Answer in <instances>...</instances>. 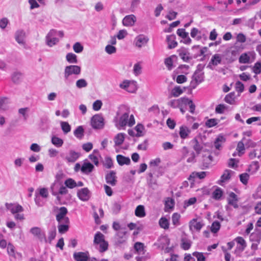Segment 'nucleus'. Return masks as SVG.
<instances>
[{"instance_id": "f257e3e1", "label": "nucleus", "mask_w": 261, "mask_h": 261, "mask_svg": "<svg viewBox=\"0 0 261 261\" xmlns=\"http://www.w3.org/2000/svg\"><path fill=\"white\" fill-rule=\"evenodd\" d=\"M129 108L125 105H120L114 119L115 126L119 129H123L126 126H132L135 124V120L133 114L129 115Z\"/></svg>"}, {"instance_id": "f03ea898", "label": "nucleus", "mask_w": 261, "mask_h": 261, "mask_svg": "<svg viewBox=\"0 0 261 261\" xmlns=\"http://www.w3.org/2000/svg\"><path fill=\"white\" fill-rule=\"evenodd\" d=\"M81 73V68L77 65H69L65 67L64 72V78L65 83L69 85L72 83L74 79H72L71 76L72 74L79 75Z\"/></svg>"}, {"instance_id": "7ed1b4c3", "label": "nucleus", "mask_w": 261, "mask_h": 261, "mask_svg": "<svg viewBox=\"0 0 261 261\" xmlns=\"http://www.w3.org/2000/svg\"><path fill=\"white\" fill-rule=\"evenodd\" d=\"M93 244L100 252H104L108 249V242L105 240V236L99 231L95 234Z\"/></svg>"}, {"instance_id": "20e7f679", "label": "nucleus", "mask_w": 261, "mask_h": 261, "mask_svg": "<svg viewBox=\"0 0 261 261\" xmlns=\"http://www.w3.org/2000/svg\"><path fill=\"white\" fill-rule=\"evenodd\" d=\"M50 191L52 195L56 197V200L59 204H61L60 195H65L68 193L67 188L59 182L53 183L50 187Z\"/></svg>"}, {"instance_id": "39448f33", "label": "nucleus", "mask_w": 261, "mask_h": 261, "mask_svg": "<svg viewBox=\"0 0 261 261\" xmlns=\"http://www.w3.org/2000/svg\"><path fill=\"white\" fill-rule=\"evenodd\" d=\"M127 233L126 231L119 230L115 233L113 242L116 247L122 248L126 244L128 239Z\"/></svg>"}, {"instance_id": "423d86ee", "label": "nucleus", "mask_w": 261, "mask_h": 261, "mask_svg": "<svg viewBox=\"0 0 261 261\" xmlns=\"http://www.w3.org/2000/svg\"><path fill=\"white\" fill-rule=\"evenodd\" d=\"M54 212L56 213V218L58 223L66 222L70 223L69 219L66 216L68 210L66 207L62 206L59 207L55 206Z\"/></svg>"}, {"instance_id": "0eeeda50", "label": "nucleus", "mask_w": 261, "mask_h": 261, "mask_svg": "<svg viewBox=\"0 0 261 261\" xmlns=\"http://www.w3.org/2000/svg\"><path fill=\"white\" fill-rule=\"evenodd\" d=\"M256 58V54L254 51H248L241 54L239 58L241 64H251Z\"/></svg>"}, {"instance_id": "6e6552de", "label": "nucleus", "mask_w": 261, "mask_h": 261, "mask_svg": "<svg viewBox=\"0 0 261 261\" xmlns=\"http://www.w3.org/2000/svg\"><path fill=\"white\" fill-rule=\"evenodd\" d=\"M237 243V246L233 251V253L236 256L241 257L242 253L247 246L245 240L241 237H238L234 239Z\"/></svg>"}, {"instance_id": "1a4fd4ad", "label": "nucleus", "mask_w": 261, "mask_h": 261, "mask_svg": "<svg viewBox=\"0 0 261 261\" xmlns=\"http://www.w3.org/2000/svg\"><path fill=\"white\" fill-rule=\"evenodd\" d=\"M92 127L94 129H101L105 125L104 119L100 114L94 115L91 120Z\"/></svg>"}, {"instance_id": "9d476101", "label": "nucleus", "mask_w": 261, "mask_h": 261, "mask_svg": "<svg viewBox=\"0 0 261 261\" xmlns=\"http://www.w3.org/2000/svg\"><path fill=\"white\" fill-rule=\"evenodd\" d=\"M191 36L193 38H195L196 40H200L202 39H207V32L204 30H199L196 28L192 29L190 33Z\"/></svg>"}, {"instance_id": "9b49d317", "label": "nucleus", "mask_w": 261, "mask_h": 261, "mask_svg": "<svg viewBox=\"0 0 261 261\" xmlns=\"http://www.w3.org/2000/svg\"><path fill=\"white\" fill-rule=\"evenodd\" d=\"M191 142L193 144V148L195 151L196 153L199 154L204 147V143L201 137H195Z\"/></svg>"}, {"instance_id": "f8f14e48", "label": "nucleus", "mask_w": 261, "mask_h": 261, "mask_svg": "<svg viewBox=\"0 0 261 261\" xmlns=\"http://www.w3.org/2000/svg\"><path fill=\"white\" fill-rule=\"evenodd\" d=\"M149 40V39L147 36L144 34H140L135 38L134 43L137 48H141L147 45Z\"/></svg>"}, {"instance_id": "ddd939ff", "label": "nucleus", "mask_w": 261, "mask_h": 261, "mask_svg": "<svg viewBox=\"0 0 261 261\" xmlns=\"http://www.w3.org/2000/svg\"><path fill=\"white\" fill-rule=\"evenodd\" d=\"M185 97H181L177 99H173L170 100L168 102V106L170 107L175 109L179 108L180 109V112L184 114V102H185Z\"/></svg>"}, {"instance_id": "4468645a", "label": "nucleus", "mask_w": 261, "mask_h": 261, "mask_svg": "<svg viewBox=\"0 0 261 261\" xmlns=\"http://www.w3.org/2000/svg\"><path fill=\"white\" fill-rule=\"evenodd\" d=\"M5 206L7 210L9 211L13 215L21 213L24 211L22 206L17 203H13L6 202Z\"/></svg>"}, {"instance_id": "2eb2a0df", "label": "nucleus", "mask_w": 261, "mask_h": 261, "mask_svg": "<svg viewBox=\"0 0 261 261\" xmlns=\"http://www.w3.org/2000/svg\"><path fill=\"white\" fill-rule=\"evenodd\" d=\"M55 33L56 30H51L46 37V43L50 47H52L56 44L59 41Z\"/></svg>"}, {"instance_id": "dca6fc26", "label": "nucleus", "mask_w": 261, "mask_h": 261, "mask_svg": "<svg viewBox=\"0 0 261 261\" xmlns=\"http://www.w3.org/2000/svg\"><path fill=\"white\" fill-rule=\"evenodd\" d=\"M192 50L196 52L195 54L193 56V58L196 59L200 56H203V58L201 61H203L205 58L204 54L207 51L208 48L207 47H201L200 45H194L192 48Z\"/></svg>"}, {"instance_id": "f3484780", "label": "nucleus", "mask_w": 261, "mask_h": 261, "mask_svg": "<svg viewBox=\"0 0 261 261\" xmlns=\"http://www.w3.org/2000/svg\"><path fill=\"white\" fill-rule=\"evenodd\" d=\"M213 157L209 152H205L202 156V165L204 168H209L212 164Z\"/></svg>"}, {"instance_id": "a211bd4d", "label": "nucleus", "mask_w": 261, "mask_h": 261, "mask_svg": "<svg viewBox=\"0 0 261 261\" xmlns=\"http://www.w3.org/2000/svg\"><path fill=\"white\" fill-rule=\"evenodd\" d=\"M239 54V49L236 46L233 47L226 54V60L230 63L233 62L237 60Z\"/></svg>"}, {"instance_id": "6ab92c4d", "label": "nucleus", "mask_w": 261, "mask_h": 261, "mask_svg": "<svg viewBox=\"0 0 261 261\" xmlns=\"http://www.w3.org/2000/svg\"><path fill=\"white\" fill-rule=\"evenodd\" d=\"M178 55L180 58L186 62H189L193 58V56H191L188 49L185 47H181L177 50Z\"/></svg>"}, {"instance_id": "aec40b11", "label": "nucleus", "mask_w": 261, "mask_h": 261, "mask_svg": "<svg viewBox=\"0 0 261 261\" xmlns=\"http://www.w3.org/2000/svg\"><path fill=\"white\" fill-rule=\"evenodd\" d=\"M30 232L41 241L46 239L45 232L38 227H32L30 229Z\"/></svg>"}, {"instance_id": "412c9836", "label": "nucleus", "mask_w": 261, "mask_h": 261, "mask_svg": "<svg viewBox=\"0 0 261 261\" xmlns=\"http://www.w3.org/2000/svg\"><path fill=\"white\" fill-rule=\"evenodd\" d=\"M228 204L232 206L234 208L239 207L238 196L233 192H231L229 194L228 197L227 198Z\"/></svg>"}, {"instance_id": "4be33fe9", "label": "nucleus", "mask_w": 261, "mask_h": 261, "mask_svg": "<svg viewBox=\"0 0 261 261\" xmlns=\"http://www.w3.org/2000/svg\"><path fill=\"white\" fill-rule=\"evenodd\" d=\"M221 62L222 58L221 55L218 54H215L212 56L207 65V68H209L213 70V68L212 67V65L216 66L219 64H220L221 63Z\"/></svg>"}, {"instance_id": "5701e85b", "label": "nucleus", "mask_w": 261, "mask_h": 261, "mask_svg": "<svg viewBox=\"0 0 261 261\" xmlns=\"http://www.w3.org/2000/svg\"><path fill=\"white\" fill-rule=\"evenodd\" d=\"M51 127V121L46 116L40 118V127L43 130H47Z\"/></svg>"}, {"instance_id": "b1692460", "label": "nucleus", "mask_w": 261, "mask_h": 261, "mask_svg": "<svg viewBox=\"0 0 261 261\" xmlns=\"http://www.w3.org/2000/svg\"><path fill=\"white\" fill-rule=\"evenodd\" d=\"M77 196L81 200L88 201L90 197V191L87 188H83L78 191Z\"/></svg>"}, {"instance_id": "393cba45", "label": "nucleus", "mask_w": 261, "mask_h": 261, "mask_svg": "<svg viewBox=\"0 0 261 261\" xmlns=\"http://www.w3.org/2000/svg\"><path fill=\"white\" fill-rule=\"evenodd\" d=\"M116 178V172L114 171H110V172L107 173L106 175L107 183L112 186L116 185L117 182Z\"/></svg>"}, {"instance_id": "a878e982", "label": "nucleus", "mask_w": 261, "mask_h": 261, "mask_svg": "<svg viewBox=\"0 0 261 261\" xmlns=\"http://www.w3.org/2000/svg\"><path fill=\"white\" fill-rule=\"evenodd\" d=\"M25 37V33L22 30H17L15 34V39L16 42L21 45L25 44L24 38Z\"/></svg>"}, {"instance_id": "bb28decb", "label": "nucleus", "mask_w": 261, "mask_h": 261, "mask_svg": "<svg viewBox=\"0 0 261 261\" xmlns=\"http://www.w3.org/2000/svg\"><path fill=\"white\" fill-rule=\"evenodd\" d=\"M136 21V17L133 15H129L124 17L122 20V23L126 27L133 26Z\"/></svg>"}, {"instance_id": "cd10ccee", "label": "nucleus", "mask_w": 261, "mask_h": 261, "mask_svg": "<svg viewBox=\"0 0 261 261\" xmlns=\"http://www.w3.org/2000/svg\"><path fill=\"white\" fill-rule=\"evenodd\" d=\"M80 156V153L79 152H76L73 150H70L65 159L68 162L73 163L79 158Z\"/></svg>"}, {"instance_id": "c85d7f7f", "label": "nucleus", "mask_w": 261, "mask_h": 261, "mask_svg": "<svg viewBox=\"0 0 261 261\" xmlns=\"http://www.w3.org/2000/svg\"><path fill=\"white\" fill-rule=\"evenodd\" d=\"M203 226L204 223L202 222H197L196 219H193L189 223L190 229L192 231L194 229L199 231Z\"/></svg>"}, {"instance_id": "c756f323", "label": "nucleus", "mask_w": 261, "mask_h": 261, "mask_svg": "<svg viewBox=\"0 0 261 261\" xmlns=\"http://www.w3.org/2000/svg\"><path fill=\"white\" fill-rule=\"evenodd\" d=\"M73 258L76 261H87L89 258V253L87 252H75L73 254Z\"/></svg>"}, {"instance_id": "7c9ffc66", "label": "nucleus", "mask_w": 261, "mask_h": 261, "mask_svg": "<svg viewBox=\"0 0 261 261\" xmlns=\"http://www.w3.org/2000/svg\"><path fill=\"white\" fill-rule=\"evenodd\" d=\"M206 175V172H192L188 178L189 181H191L193 182L195 181V179L198 178L199 179H203Z\"/></svg>"}, {"instance_id": "2f4dec72", "label": "nucleus", "mask_w": 261, "mask_h": 261, "mask_svg": "<svg viewBox=\"0 0 261 261\" xmlns=\"http://www.w3.org/2000/svg\"><path fill=\"white\" fill-rule=\"evenodd\" d=\"M234 173L232 170L226 169L221 175V179L219 181L218 184L220 185H223L222 183L229 180L231 176V174Z\"/></svg>"}, {"instance_id": "473e14b6", "label": "nucleus", "mask_w": 261, "mask_h": 261, "mask_svg": "<svg viewBox=\"0 0 261 261\" xmlns=\"http://www.w3.org/2000/svg\"><path fill=\"white\" fill-rule=\"evenodd\" d=\"M94 166L88 162H85L82 166L81 171L85 174H88L94 169Z\"/></svg>"}, {"instance_id": "72a5a7b5", "label": "nucleus", "mask_w": 261, "mask_h": 261, "mask_svg": "<svg viewBox=\"0 0 261 261\" xmlns=\"http://www.w3.org/2000/svg\"><path fill=\"white\" fill-rule=\"evenodd\" d=\"M190 133L191 130L187 126L182 125L180 127L179 134L182 139L188 138Z\"/></svg>"}, {"instance_id": "f704fd0d", "label": "nucleus", "mask_w": 261, "mask_h": 261, "mask_svg": "<svg viewBox=\"0 0 261 261\" xmlns=\"http://www.w3.org/2000/svg\"><path fill=\"white\" fill-rule=\"evenodd\" d=\"M89 159L96 166L99 165V158H101L100 153L98 150H94L93 153L89 155Z\"/></svg>"}, {"instance_id": "c9c22d12", "label": "nucleus", "mask_w": 261, "mask_h": 261, "mask_svg": "<svg viewBox=\"0 0 261 261\" xmlns=\"http://www.w3.org/2000/svg\"><path fill=\"white\" fill-rule=\"evenodd\" d=\"M188 106L189 107L190 113L193 114L195 111V106L191 100L189 99L188 98L185 97L184 106V113H185L187 109Z\"/></svg>"}, {"instance_id": "e433bc0d", "label": "nucleus", "mask_w": 261, "mask_h": 261, "mask_svg": "<svg viewBox=\"0 0 261 261\" xmlns=\"http://www.w3.org/2000/svg\"><path fill=\"white\" fill-rule=\"evenodd\" d=\"M116 159L118 164L120 166L129 165L130 163V160L128 157H125L121 154L117 155Z\"/></svg>"}, {"instance_id": "4c0bfd02", "label": "nucleus", "mask_w": 261, "mask_h": 261, "mask_svg": "<svg viewBox=\"0 0 261 261\" xmlns=\"http://www.w3.org/2000/svg\"><path fill=\"white\" fill-rule=\"evenodd\" d=\"M250 240L252 242L260 243L261 240V231L256 229V231L251 234Z\"/></svg>"}, {"instance_id": "58836bf2", "label": "nucleus", "mask_w": 261, "mask_h": 261, "mask_svg": "<svg viewBox=\"0 0 261 261\" xmlns=\"http://www.w3.org/2000/svg\"><path fill=\"white\" fill-rule=\"evenodd\" d=\"M167 41L168 43V48H174L177 45V42L175 41V36L174 35L167 36Z\"/></svg>"}, {"instance_id": "ea45409f", "label": "nucleus", "mask_w": 261, "mask_h": 261, "mask_svg": "<svg viewBox=\"0 0 261 261\" xmlns=\"http://www.w3.org/2000/svg\"><path fill=\"white\" fill-rule=\"evenodd\" d=\"M74 136L79 140H82L84 136V129L82 125L77 126L73 132Z\"/></svg>"}, {"instance_id": "a19ab883", "label": "nucleus", "mask_w": 261, "mask_h": 261, "mask_svg": "<svg viewBox=\"0 0 261 261\" xmlns=\"http://www.w3.org/2000/svg\"><path fill=\"white\" fill-rule=\"evenodd\" d=\"M9 99L7 97L0 99V111H5L9 109Z\"/></svg>"}, {"instance_id": "79ce46f5", "label": "nucleus", "mask_w": 261, "mask_h": 261, "mask_svg": "<svg viewBox=\"0 0 261 261\" xmlns=\"http://www.w3.org/2000/svg\"><path fill=\"white\" fill-rule=\"evenodd\" d=\"M59 233L63 234L66 232L69 228V223L60 222L58 225Z\"/></svg>"}, {"instance_id": "37998d69", "label": "nucleus", "mask_w": 261, "mask_h": 261, "mask_svg": "<svg viewBox=\"0 0 261 261\" xmlns=\"http://www.w3.org/2000/svg\"><path fill=\"white\" fill-rule=\"evenodd\" d=\"M125 136V134L121 133L115 137L114 140L116 146H120L123 143Z\"/></svg>"}, {"instance_id": "c03bdc74", "label": "nucleus", "mask_w": 261, "mask_h": 261, "mask_svg": "<svg viewBox=\"0 0 261 261\" xmlns=\"http://www.w3.org/2000/svg\"><path fill=\"white\" fill-rule=\"evenodd\" d=\"M192 242L191 240L185 238H182L181 240V248L184 250H189L192 245Z\"/></svg>"}, {"instance_id": "a18cd8bd", "label": "nucleus", "mask_w": 261, "mask_h": 261, "mask_svg": "<svg viewBox=\"0 0 261 261\" xmlns=\"http://www.w3.org/2000/svg\"><path fill=\"white\" fill-rule=\"evenodd\" d=\"M135 215L140 218H143L146 216L144 206L139 205L137 206L135 210Z\"/></svg>"}, {"instance_id": "49530a36", "label": "nucleus", "mask_w": 261, "mask_h": 261, "mask_svg": "<svg viewBox=\"0 0 261 261\" xmlns=\"http://www.w3.org/2000/svg\"><path fill=\"white\" fill-rule=\"evenodd\" d=\"M176 57L175 56L172 55L165 59L164 63L169 70H171L173 68V59Z\"/></svg>"}, {"instance_id": "de8ad7c7", "label": "nucleus", "mask_w": 261, "mask_h": 261, "mask_svg": "<svg viewBox=\"0 0 261 261\" xmlns=\"http://www.w3.org/2000/svg\"><path fill=\"white\" fill-rule=\"evenodd\" d=\"M235 93L230 92L225 96L224 101L230 105H233L235 103Z\"/></svg>"}, {"instance_id": "09e8293b", "label": "nucleus", "mask_w": 261, "mask_h": 261, "mask_svg": "<svg viewBox=\"0 0 261 261\" xmlns=\"http://www.w3.org/2000/svg\"><path fill=\"white\" fill-rule=\"evenodd\" d=\"M204 72L195 71L192 76V79L196 81L198 83H201L204 81Z\"/></svg>"}, {"instance_id": "8fccbe9b", "label": "nucleus", "mask_w": 261, "mask_h": 261, "mask_svg": "<svg viewBox=\"0 0 261 261\" xmlns=\"http://www.w3.org/2000/svg\"><path fill=\"white\" fill-rule=\"evenodd\" d=\"M66 60L70 64H76L77 63V56L73 53H68L66 56Z\"/></svg>"}, {"instance_id": "3c124183", "label": "nucleus", "mask_w": 261, "mask_h": 261, "mask_svg": "<svg viewBox=\"0 0 261 261\" xmlns=\"http://www.w3.org/2000/svg\"><path fill=\"white\" fill-rule=\"evenodd\" d=\"M134 249L139 254H144V244L140 242H136L134 244Z\"/></svg>"}, {"instance_id": "603ef678", "label": "nucleus", "mask_w": 261, "mask_h": 261, "mask_svg": "<svg viewBox=\"0 0 261 261\" xmlns=\"http://www.w3.org/2000/svg\"><path fill=\"white\" fill-rule=\"evenodd\" d=\"M7 253L9 256H12L14 258H16V255L15 254V248L14 246L11 243H9L8 244Z\"/></svg>"}, {"instance_id": "864d4df0", "label": "nucleus", "mask_w": 261, "mask_h": 261, "mask_svg": "<svg viewBox=\"0 0 261 261\" xmlns=\"http://www.w3.org/2000/svg\"><path fill=\"white\" fill-rule=\"evenodd\" d=\"M51 142L53 145H54L57 147H60L63 144V140L55 136H54L51 138Z\"/></svg>"}, {"instance_id": "5fc2aeb1", "label": "nucleus", "mask_w": 261, "mask_h": 261, "mask_svg": "<svg viewBox=\"0 0 261 261\" xmlns=\"http://www.w3.org/2000/svg\"><path fill=\"white\" fill-rule=\"evenodd\" d=\"M223 195V191L220 188L217 189L213 192L212 197L215 200H219L221 199Z\"/></svg>"}, {"instance_id": "6e6d98bb", "label": "nucleus", "mask_w": 261, "mask_h": 261, "mask_svg": "<svg viewBox=\"0 0 261 261\" xmlns=\"http://www.w3.org/2000/svg\"><path fill=\"white\" fill-rule=\"evenodd\" d=\"M159 223L161 227L165 229L169 228V221L165 217H162L161 218H160V219L159 220Z\"/></svg>"}, {"instance_id": "4d7b16f0", "label": "nucleus", "mask_w": 261, "mask_h": 261, "mask_svg": "<svg viewBox=\"0 0 261 261\" xmlns=\"http://www.w3.org/2000/svg\"><path fill=\"white\" fill-rule=\"evenodd\" d=\"M252 71L257 75L261 73V61L256 62L254 65L252 66Z\"/></svg>"}, {"instance_id": "13d9d810", "label": "nucleus", "mask_w": 261, "mask_h": 261, "mask_svg": "<svg viewBox=\"0 0 261 261\" xmlns=\"http://www.w3.org/2000/svg\"><path fill=\"white\" fill-rule=\"evenodd\" d=\"M225 139L223 136H219L214 142V146L217 150L221 148V142H224Z\"/></svg>"}, {"instance_id": "bf43d9fd", "label": "nucleus", "mask_w": 261, "mask_h": 261, "mask_svg": "<svg viewBox=\"0 0 261 261\" xmlns=\"http://www.w3.org/2000/svg\"><path fill=\"white\" fill-rule=\"evenodd\" d=\"M22 74L19 72H15L12 75V80L15 83H18L22 78Z\"/></svg>"}, {"instance_id": "052dcab7", "label": "nucleus", "mask_w": 261, "mask_h": 261, "mask_svg": "<svg viewBox=\"0 0 261 261\" xmlns=\"http://www.w3.org/2000/svg\"><path fill=\"white\" fill-rule=\"evenodd\" d=\"M65 185L66 187H68L70 189H73L76 187V182L72 178H68L65 181Z\"/></svg>"}, {"instance_id": "680f3d73", "label": "nucleus", "mask_w": 261, "mask_h": 261, "mask_svg": "<svg viewBox=\"0 0 261 261\" xmlns=\"http://www.w3.org/2000/svg\"><path fill=\"white\" fill-rule=\"evenodd\" d=\"M184 92V90L179 86H175L171 91L172 95L178 97Z\"/></svg>"}, {"instance_id": "e2e57ef3", "label": "nucleus", "mask_w": 261, "mask_h": 261, "mask_svg": "<svg viewBox=\"0 0 261 261\" xmlns=\"http://www.w3.org/2000/svg\"><path fill=\"white\" fill-rule=\"evenodd\" d=\"M180 218V215L177 213H174L172 216V224L175 226H178L180 224L179 220Z\"/></svg>"}, {"instance_id": "0e129e2a", "label": "nucleus", "mask_w": 261, "mask_h": 261, "mask_svg": "<svg viewBox=\"0 0 261 261\" xmlns=\"http://www.w3.org/2000/svg\"><path fill=\"white\" fill-rule=\"evenodd\" d=\"M221 225L219 222L215 221L213 222L211 230L213 233H217L220 229Z\"/></svg>"}, {"instance_id": "69168bd1", "label": "nucleus", "mask_w": 261, "mask_h": 261, "mask_svg": "<svg viewBox=\"0 0 261 261\" xmlns=\"http://www.w3.org/2000/svg\"><path fill=\"white\" fill-rule=\"evenodd\" d=\"M87 86L88 83L84 79H79L76 82V87L79 89L85 88Z\"/></svg>"}, {"instance_id": "338daca9", "label": "nucleus", "mask_w": 261, "mask_h": 261, "mask_svg": "<svg viewBox=\"0 0 261 261\" xmlns=\"http://www.w3.org/2000/svg\"><path fill=\"white\" fill-rule=\"evenodd\" d=\"M61 127L64 134H67L71 130V126L67 122H61Z\"/></svg>"}, {"instance_id": "774afa93", "label": "nucleus", "mask_w": 261, "mask_h": 261, "mask_svg": "<svg viewBox=\"0 0 261 261\" xmlns=\"http://www.w3.org/2000/svg\"><path fill=\"white\" fill-rule=\"evenodd\" d=\"M227 108V106L224 104H219L216 106L215 112L218 114H223Z\"/></svg>"}]
</instances>
